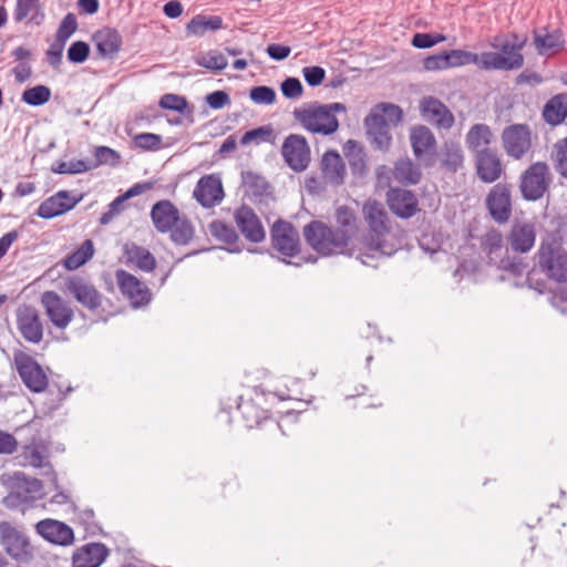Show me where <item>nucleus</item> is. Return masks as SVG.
I'll return each instance as SVG.
<instances>
[{"instance_id": "nucleus-1", "label": "nucleus", "mask_w": 567, "mask_h": 567, "mask_svg": "<svg viewBox=\"0 0 567 567\" xmlns=\"http://www.w3.org/2000/svg\"><path fill=\"white\" fill-rule=\"evenodd\" d=\"M346 106L334 102L320 104L318 102L306 103L296 107L292 112L295 120L313 134L331 135L339 128L337 113H344Z\"/></svg>"}, {"instance_id": "nucleus-2", "label": "nucleus", "mask_w": 567, "mask_h": 567, "mask_svg": "<svg viewBox=\"0 0 567 567\" xmlns=\"http://www.w3.org/2000/svg\"><path fill=\"white\" fill-rule=\"evenodd\" d=\"M526 40V37L520 38L517 34L495 38L492 47L496 51L482 53V69L512 71L522 68L524 64L522 50Z\"/></svg>"}, {"instance_id": "nucleus-3", "label": "nucleus", "mask_w": 567, "mask_h": 567, "mask_svg": "<svg viewBox=\"0 0 567 567\" xmlns=\"http://www.w3.org/2000/svg\"><path fill=\"white\" fill-rule=\"evenodd\" d=\"M307 243L322 256L350 254V235L347 229H334L321 221H312L303 229Z\"/></svg>"}, {"instance_id": "nucleus-4", "label": "nucleus", "mask_w": 567, "mask_h": 567, "mask_svg": "<svg viewBox=\"0 0 567 567\" xmlns=\"http://www.w3.org/2000/svg\"><path fill=\"white\" fill-rule=\"evenodd\" d=\"M362 215L370 230L365 246L374 254L391 256L395 248L384 238L389 234V218L383 205L370 199L364 203Z\"/></svg>"}, {"instance_id": "nucleus-5", "label": "nucleus", "mask_w": 567, "mask_h": 567, "mask_svg": "<svg viewBox=\"0 0 567 567\" xmlns=\"http://www.w3.org/2000/svg\"><path fill=\"white\" fill-rule=\"evenodd\" d=\"M537 265L540 271L556 282L567 281V251L556 238L542 241L537 251Z\"/></svg>"}, {"instance_id": "nucleus-6", "label": "nucleus", "mask_w": 567, "mask_h": 567, "mask_svg": "<svg viewBox=\"0 0 567 567\" xmlns=\"http://www.w3.org/2000/svg\"><path fill=\"white\" fill-rule=\"evenodd\" d=\"M13 363L23 384L32 392H43L48 386V375L38 361L29 353L18 350Z\"/></svg>"}, {"instance_id": "nucleus-7", "label": "nucleus", "mask_w": 567, "mask_h": 567, "mask_svg": "<svg viewBox=\"0 0 567 567\" xmlns=\"http://www.w3.org/2000/svg\"><path fill=\"white\" fill-rule=\"evenodd\" d=\"M481 245L491 265L512 272L520 271L519 265L508 257V249L504 245L503 236L498 230H488L483 236Z\"/></svg>"}, {"instance_id": "nucleus-8", "label": "nucleus", "mask_w": 567, "mask_h": 567, "mask_svg": "<svg viewBox=\"0 0 567 567\" xmlns=\"http://www.w3.org/2000/svg\"><path fill=\"white\" fill-rule=\"evenodd\" d=\"M0 544L19 563H28L32 558V546L28 537L8 522L0 523Z\"/></svg>"}, {"instance_id": "nucleus-9", "label": "nucleus", "mask_w": 567, "mask_h": 567, "mask_svg": "<svg viewBox=\"0 0 567 567\" xmlns=\"http://www.w3.org/2000/svg\"><path fill=\"white\" fill-rule=\"evenodd\" d=\"M550 172L546 163L537 162L530 165L522 176L520 192L528 200L539 199L550 184Z\"/></svg>"}, {"instance_id": "nucleus-10", "label": "nucleus", "mask_w": 567, "mask_h": 567, "mask_svg": "<svg viewBox=\"0 0 567 567\" xmlns=\"http://www.w3.org/2000/svg\"><path fill=\"white\" fill-rule=\"evenodd\" d=\"M41 306L50 322L64 330L73 320L74 312L68 301L55 291H44L40 298Z\"/></svg>"}, {"instance_id": "nucleus-11", "label": "nucleus", "mask_w": 567, "mask_h": 567, "mask_svg": "<svg viewBox=\"0 0 567 567\" xmlns=\"http://www.w3.org/2000/svg\"><path fill=\"white\" fill-rule=\"evenodd\" d=\"M17 329L22 338L38 344L43 339V322L39 311L30 305H21L16 310Z\"/></svg>"}, {"instance_id": "nucleus-12", "label": "nucleus", "mask_w": 567, "mask_h": 567, "mask_svg": "<svg viewBox=\"0 0 567 567\" xmlns=\"http://www.w3.org/2000/svg\"><path fill=\"white\" fill-rule=\"evenodd\" d=\"M275 250L285 257H293L299 252V234L288 221L277 220L270 230Z\"/></svg>"}, {"instance_id": "nucleus-13", "label": "nucleus", "mask_w": 567, "mask_h": 567, "mask_svg": "<svg viewBox=\"0 0 567 567\" xmlns=\"http://www.w3.org/2000/svg\"><path fill=\"white\" fill-rule=\"evenodd\" d=\"M502 141L507 155L519 159L532 146L529 127L524 124L511 125L503 131Z\"/></svg>"}, {"instance_id": "nucleus-14", "label": "nucleus", "mask_w": 567, "mask_h": 567, "mask_svg": "<svg viewBox=\"0 0 567 567\" xmlns=\"http://www.w3.org/2000/svg\"><path fill=\"white\" fill-rule=\"evenodd\" d=\"M281 154L288 166L296 172L306 169L310 162V148L301 135H289L282 144Z\"/></svg>"}, {"instance_id": "nucleus-15", "label": "nucleus", "mask_w": 567, "mask_h": 567, "mask_svg": "<svg viewBox=\"0 0 567 567\" xmlns=\"http://www.w3.org/2000/svg\"><path fill=\"white\" fill-rule=\"evenodd\" d=\"M486 207L492 218L498 224L508 221L512 215L511 188L498 183L492 187L486 197Z\"/></svg>"}, {"instance_id": "nucleus-16", "label": "nucleus", "mask_w": 567, "mask_h": 567, "mask_svg": "<svg viewBox=\"0 0 567 567\" xmlns=\"http://www.w3.org/2000/svg\"><path fill=\"white\" fill-rule=\"evenodd\" d=\"M224 196L221 179L215 174L203 176L197 182L193 192V197L204 208H212L219 205Z\"/></svg>"}, {"instance_id": "nucleus-17", "label": "nucleus", "mask_w": 567, "mask_h": 567, "mask_svg": "<svg viewBox=\"0 0 567 567\" xmlns=\"http://www.w3.org/2000/svg\"><path fill=\"white\" fill-rule=\"evenodd\" d=\"M420 113L423 120L439 128L449 130L454 124V115L439 99L425 96L420 101Z\"/></svg>"}, {"instance_id": "nucleus-18", "label": "nucleus", "mask_w": 567, "mask_h": 567, "mask_svg": "<svg viewBox=\"0 0 567 567\" xmlns=\"http://www.w3.org/2000/svg\"><path fill=\"white\" fill-rule=\"evenodd\" d=\"M235 223L243 236L252 243H260L265 239L264 226L254 209L241 205L234 213Z\"/></svg>"}, {"instance_id": "nucleus-19", "label": "nucleus", "mask_w": 567, "mask_h": 567, "mask_svg": "<svg viewBox=\"0 0 567 567\" xmlns=\"http://www.w3.org/2000/svg\"><path fill=\"white\" fill-rule=\"evenodd\" d=\"M116 281L121 292L128 298L134 308L150 302L151 292L148 288L132 274L117 270Z\"/></svg>"}, {"instance_id": "nucleus-20", "label": "nucleus", "mask_w": 567, "mask_h": 567, "mask_svg": "<svg viewBox=\"0 0 567 567\" xmlns=\"http://www.w3.org/2000/svg\"><path fill=\"white\" fill-rule=\"evenodd\" d=\"M386 203L390 210L403 219L411 218L419 212L417 198L408 189L391 188L386 194Z\"/></svg>"}, {"instance_id": "nucleus-21", "label": "nucleus", "mask_w": 567, "mask_h": 567, "mask_svg": "<svg viewBox=\"0 0 567 567\" xmlns=\"http://www.w3.org/2000/svg\"><path fill=\"white\" fill-rule=\"evenodd\" d=\"M66 290L78 302L89 310H96L102 305V295L87 280L72 277L65 284Z\"/></svg>"}, {"instance_id": "nucleus-22", "label": "nucleus", "mask_w": 567, "mask_h": 567, "mask_svg": "<svg viewBox=\"0 0 567 567\" xmlns=\"http://www.w3.org/2000/svg\"><path fill=\"white\" fill-rule=\"evenodd\" d=\"M535 225L526 220H516L511 228L508 243L511 248L520 254L528 252L535 245Z\"/></svg>"}, {"instance_id": "nucleus-23", "label": "nucleus", "mask_w": 567, "mask_h": 567, "mask_svg": "<svg viewBox=\"0 0 567 567\" xmlns=\"http://www.w3.org/2000/svg\"><path fill=\"white\" fill-rule=\"evenodd\" d=\"M38 534L52 544L68 546L74 540L71 527L55 519H43L35 525Z\"/></svg>"}, {"instance_id": "nucleus-24", "label": "nucleus", "mask_w": 567, "mask_h": 567, "mask_svg": "<svg viewBox=\"0 0 567 567\" xmlns=\"http://www.w3.org/2000/svg\"><path fill=\"white\" fill-rule=\"evenodd\" d=\"M79 200V198L71 196L69 192L60 190L41 203L37 214L45 219L53 218L71 210Z\"/></svg>"}, {"instance_id": "nucleus-25", "label": "nucleus", "mask_w": 567, "mask_h": 567, "mask_svg": "<svg viewBox=\"0 0 567 567\" xmlns=\"http://www.w3.org/2000/svg\"><path fill=\"white\" fill-rule=\"evenodd\" d=\"M181 217L178 208L169 200H159L151 209V218L158 233H168Z\"/></svg>"}, {"instance_id": "nucleus-26", "label": "nucleus", "mask_w": 567, "mask_h": 567, "mask_svg": "<svg viewBox=\"0 0 567 567\" xmlns=\"http://www.w3.org/2000/svg\"><path fill=\"white\" fill-rule=\"evenodd\" d=\"M8 483L13 488L8 498L16 497L21 502H29L34 498L42 488L39 480L29 478L22 472H16L9 476Z\"/></svg>"}, {"instance_id": "nucleus-27", "label": "nucleus", "mask_w": 567, "mask_h": 567, "mask_svg": "<svg viewBox=\"0 0 567 567\" xmlns=\"http://www.w3.org/2000/svg\"><path fill=\"white\" fill-rule=\"evenodd\" d=\"M475 156L477 176L483 182L493 183L501 177L503 166L501 158L494 151H482Z\"/></svg>"}, {"instance_id": "nucleus-28", "label": "nucleus", "mask_w": 567, "mask_h": 567, "mask_svg": "<svg viewBox=\"0 0 567 567\" xmlns=\"http://www.w3.org/2000/svg\"><path fill=\"white\" fill-rule=\"evenodd\" d=\"M103 544L92 543L79 548L73 555V567H99L107 557Z\"/></svg>"}, {"instance_id": "nucleus-29", "label": "nucleus", "mask_w": 567, "mask_h": 567, "mask_svg": "<svg viewBox=\"0 0 567 567\" xmlns=\"http://www.w3.org/2000/svg\"><path fill=\"white\" fill-rule=\"evenodd\" d=\"M411 146L417 158H423L434 153L436 140L431 130L424 125H417L410 132Z\"/></svg>"}, {"instance_id": "nucleus-30", "label": "nucleus", "mask_w": 567, "mask_h": 567, "mask_svg": "<svg viewBox=\"0 0 567 567\" xmlns=\"http://www.w3.org/2000/svg\"><path fill=\"white\" fill-rule=\"evenodd\" d=\"M493 140L494 135L488 125L475 124L467 132L465 143L468 150L477 155L482 151H492L488 146Z\"/></svg>"}, {"instance_id": "nucleus-31", "label": "nucleus", "mask_w": 567, "mask_h": 567, "mask_svg": "<svg viewBox=\"0 0 567 567\" xmlns=\"http://www.w3.org/2000/svg\"><path fill=\"white\" fill-rule=\"evenodd\" d=\"M370 121L380 122L381 125L395 127L403 118V111L392 103L377 104L367 116Z\"/></svg>"}, {"instance_id": "nucleus-32", "label": "nucleus", "mask_w": 567, "mask_h": 567, "mask_svg": "<svg viewBox=\"0 0 567 567\" xmlns=\"http://www.w3.org/2000/svg\"><path fill=\"white\" fill-rule=\"evenodd\" d=\"M533 43L539 55H551L563 49L565 41L559 31L550 33L536 31Z\"/></svg>"}, {"instance_id": "nucleus-33", "label": "nucleus", "mask_w": 567, "mask_h": 567, "mask_svg": "<svg viewBox=\"0 0 567 567\" xmlns=\"http://www.w3.org/2000/svg\"><path fill=\"white\" fill-rule=\"evenodd\" d=\"M13 18L17 22L28 20L37 25L41 24L44 20V13L40 0H18Z\"/></svg>"}, {"instance_id": "nucleus-34", "label": "nucleus", "mask_w": 567, "mask_h": 567, "mask_svg": "<svg viewBox=\"0 0 567 567\" xmlns=\"http://www.w3.org/2000/svg\"><path fill=\"white\" fill-rule=\"evenodd\" d=\"M543 117L550 125L561 124L567 117V94L553 96L544 106Z\"/></svg>"}, {"instance_id": "nucleus-35", "label": "nucleus", "mask_w": 567, "mask_h": 567, "mask_svg": "<svg viewBox=\"0 0 567 567\" xmlns=\"http://www.w3.org/2000/svg\"><path fill=\"white\" fill-rule=\"evenodd\" d=\"M124 252L127 262L134 265L144 271H152L156 266L154 256L144 247L137 246L136 244H126Z\"/></svg>"}, {"instance_id": "nucleus-36", "label": "nucleus", "mask_w": 567, "mask_h": 567, "mask_svg": "<svg viewBox=\"0 0 567 567\" xmlns=\"http://www.w3.org/2000/svg\"><path fill=\"white\" fill-rule=\"evenodd\" d=\"M97 51L106 56L116 53L122 44L120 33L111 28H103L94 34Z\"/></svg>"}, {"instance_id": "nucleus-37", "label": "nucleus", "mask_w": 567, "mask_h": 567, "mask_svg": "<svg viewBox=\"0 0 567 567\" xmlns=\"http://www.w3.org/2000/svg\"><path fill=\"white\" fill-rule=\"evenodd\" d=\"M322 168L326 177L332 184H340L343 181L344 164L337 152H327L322 157Z\"/></svg>"}, {"instance_id": "nucleus-38", "label": "nucleus", "mask_w": 567, "mask_h": 567, "mask_svg": "<svg viewBox=\"0 0 567 567\" xmlns=\"http://www.w3.org/2000/svg\"><path fill=\"white\" fill-rule=\"evenodd\" d=\"M221 27L223 20L218 16H196L189 21V23L186 27V30L189 34L202 37L207 31H216L221 29Z\"/></svg>"}, {"instance_id": "nucleus-39", "label": "nucleus", "mask_w": 567, "mask_h": 567, "mask_svg": "<svg viewBox=\"0 0 567 567\" xmlns=\"http://www.w3.org/2000/svg\"><path fill=\"white\" fill-rule=\"evenodd\" d=\"M393 176L400 183L416 184L421 178V172L411 159L404 158L395 163Z\"/></svg>"}, {"instance_id": "nucleus-40", "label": "nucleus", "mask_w": 567, "mask_h": 567, "mask_svg": "<svg viewBox=\"0 0 567 567\" xmlns=\"http://www.w3.org/2000/svg\"><path fill=\"white\" fill-rule=\"evenodd\" d=\"M93 241L91 239H86L74 252L64 259L63 265L69 270H75L90 260L93 257Z\"/></svg>"}, {"instance_id": "nucleus-41", "label": "nucleus", "mask_w": 567, "mask_h": 567, "mask_svg": "<svg viewBox=\"0 0 567 567\" xmlns=\"http://www.w3.org/2000/svg\"><path fill=\"white\" fill-rule=\"evenodd\" d=\"M365 126L369 136L379 150H386L392 141L391 127L381 125L380 122L370 121L365 117Z\"/></svg>"}, {"instance_id": "nucleus-42", "label": "nucleus", "mask_w": 567, "mask_h": 567, "mask_svg": "<svg viewBox=\"0 0 567 567\" xmlns=\"http://www.w3.org/2000/svg\"><path fill=\"white\" fill-rule=\"evenodd\" d=\"M168 233H171V239L175 244L187 245L194 237V227L189 219L181 216Z\"/></svg>"}, {"instance_id": "nucleus-43", "label": "nucleus", "mask_w": 567, "mask_h": 567, "mask_svg": "<svg viewBox=\"0 0 567 567\" xmlns=\"http://www.w3.org/2000/svg\"><path fill=\"white\" fill-rule=\"evenodd\" d=\"M449 62V68H457L467 64H475L482 69V53L476 54L464 50L445 51Z\"/></svg>"}, {"instance_id": "nucleus-44", "label": "nucleus", "mask_w": 567, "mask_h": 567, "mask_svg": "<svg viewBox=\"0 0 567 567\" xmlns=\"http://www.w3.org/2000/svg\"><path fill=\"white\" fill-rule=\"evenodd\" d=\"M195 63L212 71H221L227 66L228 61L220 52L210 50L197 54L195 56Z\"/></svg>"}, {"instance_id": "nucleus-45", "label": "nucleus", "mask_w": 567, "mask_h": 567, "mask_svg": "<svg viewBox=\"0 0 567 567\" xmlns=\"http://www.w3.org/2000/svg\"><path fill=\"white\" fill-rule=\"evenodd\" d=\"M443 165L449 169L456 172L463 166L464 155L457 143H446L442 153Z\"/></svg>"}, {"instance_id": "nucleus-46", "label": "nucleus", "mask_w": 567, "mask_h": 567, "mask_svg": "<svg viewBox=\"0 0 567 567\" xmlns=\"http://www.w3.org/2000/svg\"><path fill=\"white\" fill-rule=\"evenodd\" d=\"M51 99V90L47 85H35L33 87L27 89L22 95L21 100L28 105L31 106H41L49 102Z\"/></svg>"}, {"instance_id": "nucleus-47", "label": "nucleus", "mask_w": 567, "mask_h": 567, "mask_svg": "<svg viewBox=\"0 0 567 567\" xmlns=\"http://www.w3.org/2000/svg\"><path fill=\"white\" fill-rule=\"evenodd\" d=\"M344 154L348 157L349 164L354 173H363L365 168L364 153L362 147L352 140H349L344 145Z\"/></svg>"}, {"instance_id": "nucleus-48", "label": "nucleus", "mask_w": 567, "mask_h": 567, "mask_svg": "<svg viewBox=\"0 0 567 567\" xmlns=\"http://www.w3.org/2000/svg\"><path fill=\"white\" fill-rule=\"evenodd\" d=\"M551 158L556 172L567 178V137L554 144Z\"/></svg>"}, {"instance_id": "nucleus-49", "label": "nucleus", "mask_w": 567, "mask_h": 567, "mask_svg": "<svg viewBox=\"0 0 567 567\" xmlns=\"http://www.w3.org/2000/svg\"><path fill=\"white\" fill-rule=\"evenodd\" d=\"M209 231L214 237L227 244H231L237 239L235 229L221 220L210 223Z\"/></svg>"}, {"instance_id": "nucleus-50", "label": "nucleus", "mask_w": 567, "mask_h": 567, "mask_svg": "<svg viewBox=\"0 0 567 567\" xmlns=\"http://www.w3.org/2000/svg\"><path fill=\"white\" fill-rule=\"evenodd\" d=\"M336 218L337 223L342 227L341 229H347L350 236L355 231L357 217L351 208L347 206H340L336 212Z\"/></svg>"}, {"instance_id": "nucleus-51", "label": "nucleus", "mask_w": 567, "mask_h": 567, "mask_svg": "<svg viewBox=\"0 0 567 567\" xmlns=\"http://www.w3.org/2000/svg\"><path fill=\"white\" fill-rule=\"evenodd\" d=\"M78 22L73 13H68L61 21L56 31V42L65 43L68 39L76 31Z\"/></svg>"}, {"instance_id": "nucleus-52", "label": "nucleus", "mask_w": 567, "mask_h": 567, "mask_svg": "<svg viewBox=\"0 0 567 567\" xmlns=\"http://www.w3.org/2000/svg\"><path fill=\"white\" fill-rule=\"evenodd\" d=\"M249 96L254 103L261 105H270L276 101L275 90L265 85L252 87Z\"/></svg>"}, {"instance_id": "nucleus-53", "label": "nucleus", "mask_w": 567, "mask_h": 567, "mask_svg": "<svg viewBox=\"0 0 567 567\" xmlns=\"http://www.w3.org/2000/svg\"><path fill=\"white\" fill-rule=\"evenodd\" d=\"M136 147L145 151L158 150L162 143V136L154 133H141L133 138Z\"/></svg>"}, {"instance_id": "nucleus-54", "label": "nucleus", "mask_w": 567, "mask_h": 567, "mask_svg": "<svg viewBox=\"0 0 567 567\" xmlns=\"http://www.w3.org/2000/svg\"><path fill=\"white\" fill-rule=\"evenodd\" d=\"M445 40L446 37L441 33H415L412 38V45L419 49H427Z\"/></svg>"}, {"instance_id": "nucleus-55", "label": "nucleus", "mask_w": 567, "mask_h": 567, "mask_svg": "<svg viewBox=\"0 0 567 567\" xmlns=\"http://www.w3.org/2000/svg\"><path fill=\"white\" fill-rule=\"evenodd\" d=\"M23 464L33 467H42L44 465L45 455L42 449L35 445L27 446L22 453Z\"/></svg>"}, {"instance_id": "nucleus-56", "label": "nucleus", "mask_w": 567, "mask_h": 567, "mask_svg": "<svg viewBox=\"0 0 567 567\" xmlns=\"http://www.w3.org/2000/svg\"><path fill=\"white\" fill-rule=\"evenodd\" d=\"M272 134L270 126H260L251 131L246 132L240 138L241 145H248L252 142L260 143L268 141Z\"/></svg>"}, {"instance_id": "nucleus-57", "label": "nucleus", "mask_w": 567, "mask_h": 567, "mask_svg": "<svg viewBox=\"0 0 567 567\" xmlns=\"http://www.w3.org/2000/svg\"><path fill=\"white\" fill-rule=\"evenodd\" d=\"M90 53V47L83 41H76L68 50V59L73 63L84 62Z\"/></svg>"}, {"instance_id": "nucleus-58", "label": "nucleus", "mask_w": 567, "mask_h": 567, "mask_svg": "<svg viewBox=\"0 0 567 567\" xmlns=\"http://www.w3.org/2000/svg\"><path fill=\"white\" fill-rule=\"evenodd\" d=\"M159 106L165 110H173L183 113L187 107V101L176 94H165L161 97Z\"/></svg>"}, {"instance_id": "nucleus-59", "label": "nucleus", "mask_w": 567, "mask_h": 567, "mask_svg": "<svg viewBox=\"0 0 567 567\" xmlns=\"http://www.w3.org/2000/svg\"><path fill=\"white\" fill-rule=\"evenodd\" d=\"M281 92L287 99H298L302 95L303 87L297 78H288L281 83Z\"/></svg>"}, {"instance_id": "nucleus-60", "label": "nucleus", "mask_w": 567, "mask_h": 567, "mask_svg": "<svg viewBox=\"0 0 567 567\" xmlns=\"http://www.w3.org/2000/svg\"><path fill=\"white\" fill-rule=\"evenodd\" d=\"M126 198L124 195L116 197L110 205L109 210L103 213L100 217V224L107 225L123 208Z\"/></svg>"}, {"instance_id": "nucleus-61", "label": "nucleus", "mask_w": 567, "mask_h": 567, "mask_svg": "<svg viewBox=\"0 0 567 567\" xmlns=\"http://www.w3.org/2000/svg\"><path fill=\"white\" fill-rule=\"evenodd\" d=\"M302 74L310 86H317L324 80L326 71L321 66H306L302 69Z\"/></svg>"}, {"instance_id": "nucleus-62", "label": "nucleus", "mask_w": 567, "mask_h": 567, "mask_svg": "<svg viewBox=\"0 0 567 567\" xmlns=\"http://www.w3.org/2000/svg\"><path fill=\"white\" fill-rule=\"evenodd\" d=\"M423 66L426 71H441L449 68L446 53L435 54L424 59Z\"/></svg>"}, {"instance_id": "nucleus-63", "label": "nucleus", "mask_w": 567, "mask_h": 567, "mask_svg": "<svg viewBox=\"0 0 567 567\" xmlns=\"http://www.w3.org/2000/svg\"><path fill=\"white\" fill-rule=\"evenodd\" d=\"M206 102L212 109L219 110L230 103V97L224 91H215L206 96Z\"/></svg>"}, {"instance_id": "nucleus-64", "label": "nucleus", "mask_w": 567, "mask_h": 567, "mask_svg": "<svg viewBox=\"0 0 567 567\" xmlns=\"http://www.w3.org/2000/svg\"><path fill=\"white\" fill-rule=\"evenodd\" d=\"M95 157L100 164H116L120 159L118 154L106 146L96 147Z\"/></svg>"}]
</instances>
